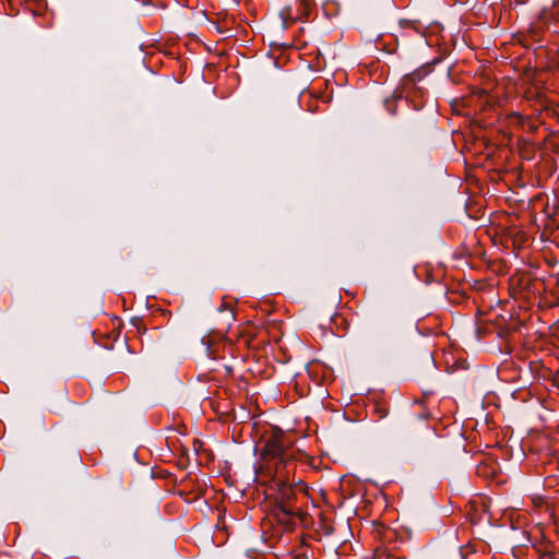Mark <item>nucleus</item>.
<instances>
[{
	"mask_svg": "<svg viewBox=\"0 0 559 559\" xmlns=\"http://www.w3.org/2000/svg\"><path fill=\"white\" fill-rule=\"evenodd\" d=\"M288 444L285 433L276 429L266 437L261 450V456L265 462L276 461L275 475L281 480L286 478L288 461L293 457V450Z\"/></svg>",
	"mask_w": 559,
	"mask_h": 559,
	"instance_id": "1",
	"label": "nucleus"
}]
</instances>
